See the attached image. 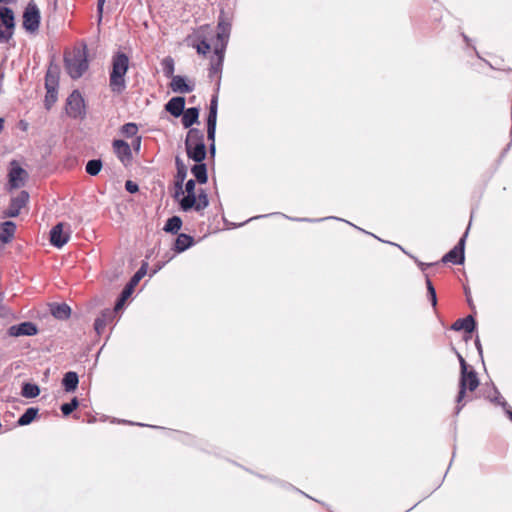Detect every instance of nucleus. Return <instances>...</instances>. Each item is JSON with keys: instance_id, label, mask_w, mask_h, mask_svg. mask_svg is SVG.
<instances>
[{"instance_id": "1", "label": "nucleus", "mask_w": 512, "mask_h": 512, "mask_svg": "<svg viewBox=\"0 0 512 512\" xmlns=\"http://www.w3.org/2000/svg\"><path fill=\"white\" fill-rule=\"evenodd\" d=\"M129 65L130 59L126 53L119 50L112 55L109 87L113 94L120 95L126 90L125 76L129 70Z\"/></svg>"}, {"instance_id": "2", "label": "nucleus", "mask_w": 512, "mask_h": 512, "mask_svg": "<svg viewBox=\"0 0 512 512\" xmlns=\"http://www.w3.org/2000/svg\"><path fill=\"white\" fill-rule=\"evenodd\" d=\"M185 150L189 159L194 162L204 161L207 157V146L204 133L198 128H190L185 138Z\"/></svg>"}, {"instance_id": "3", "label": "nucleus", "mask_w": 512, "mask_h": 512, "mask_svg": "<svg viewBox=\"0 0 512 512\" xmlns=\"http://www.w3.org/2000/svg\"><path fill=\"white\" fill-rule=\"evenodd\" d=\"M478 385L479 378L474 369H466V372H460L459 391L456 398L457 404L455 407V414H459L464 406V404L461 403L466 395V391H474L477 389Z\"/></svg>"}, {"instance_id": "4", "label": "nucleus", "mask_w": 512, "mask_h": 512, "mask_svg": "<svg viewBox=\"0 0 512 512\" xmlns=\"http://www.w3.org/2000/svg\"><path fill=\"white\" fill-rule=\"evenodd\" d=\"M147 270H148V262L143 261L140 268L130 278L128 283L124 286L123 290L119 294V296L115 302V306H114L115 312H117L123 308L125 302L129 299V297L134 292V289L137 286V284L147 274Z\"/></svg>"}, {"instance_id": "5", "label": "nucleus", "mask_w": 512, "mask_h": 512, "mask_svg": "<svg viewBox=\"0 0 512 512\" xmlns=\"http://www.w3.org/2000/svg\"><path fill=\"white\" fill-rule=\"evenodd\" d=\"M64 65L68 75L72 79H78L83 76L88 69V60L85 52L78 51L72 56L64 57Z\"/></svg>"}, {"instance_id": "6", "label": "nucleus", "mask_w": 512, "mask_h": 512, "mask_svg": "<svg viewBox=\"0 0 512 512\" xmlns=\"http://www.w3.org/2000/svg\"><path fill=\"white\" fill-rule=\"evenodd\" d=\"M15 15L7 6H0V43H8L14 34Z\"/></svg>"}, {"instance_id": "7", "label": "nucleus", "mask_w": 512, "mask_h": 512, "mask_svg": "<svg viewBox=\"0 0 512 512\" xmlns=\"http://www.w3.org/2000/svg\"><path fill=\"white\" fill-rule=\"evenodd\" d=\"M66 113L73 119H83L86 116L84 98L78 90H73L67 97Z\"/></svg>"}, {"instance_id": "8", "label": "nucleus", "mask_w": 512, "mask_h": 512, "mask_svg": "<svg viewBox=\"0 0 512 512\" xmlns=\"http://www.w3.org/2000/svg\"><path fill=\"white\" fill-rule=\"evenodd\" d=\"M470 225H471V223H469L468 227L466 228V231L464 232L462 237L459 239L458 243L442 257L441 261L443 263H452L454 265H461L464 263V261H465V245H466V239L468 237Z\"/></svg>"}, {"instance_id": "9", "label": "nucleus", "mask_w": 512, "mask_h": 512, "mask_svg": "<svg viewBox=\"0 0 512 512\" xmlns=\"http://www.w3.org/2000/svg\"><path fill=\"white\" fill-rule=\"evenodd\" d=\"M41 23V14L37 5L31 0L23 12V28L29 33L38 31Z\"/></svg>"}, {"instance_id": "10", "label": "nucleus", "mask_w": 512, "mask_h": 512, "mask_svg": "<svg viewBox=\"0 0 512 512\" xmlns=\"http://www.w3.org/2000/svg\"><path fill=\"white\" fill-rule=\"evenodd\" d=\"M230 31L231 23L228 18L224 17V12L222 10L217 25V42L214 47L219 52H225L229 41Z\"/></svg>"}, {"instance_id": "11", "label": "nucleus", "mask_w": 512, "mask_h": 512, "mask_svg": "<svg viewBox=\"0 0 512 512\" xmlns=\"http://www.w3.org/2000/svg\"><path fill=\"white\" fill-rule=\"evenodd\" d=\"M29 201V193L22 190L16 197L11 198L10 204L4 215L8 218H15L20 214L22 208H24Z\"/></svg>"}, {"instance_id": "12", "label": "nucleus", "mask_w": 512, "mask_h": 512, "mask_svg": "<svg viewBox=\"0 0 512 512\" xmlns=\"http://www.w3.org/2000/svg\"><path fill=\"white\" fill-rule=\"evenodd\" d=\"M9 185L11 189H17L24 185V181L28 176L25 169H23L17 161H11V168L9 171Z\"/></svg>"}, {"instance_id": "13", "label": "nucleus", "mask_w": 512, "mask_h": 512, "mask_svg": "<svg viewBox=\"0 0 512 512\" xmlns=\"http://www.w3.org/2000/svg\"><path fill=\"white\" fill-rule=\"evenodd\" d=\"M477 328V322L472 315H468L464 318L457 319L452 325L451 329L454 331L463 330L465 332L464 340L468 341L472 337V333Z\"/></svg>"}, {"instance_id": "14", "label": "nucleus", "mask_w": 512, "mask_h": 512, "mask_svg": "<svg viewBox=\"0 0 512 512\" xmlns=\"http://www.w3.org/2000/svg\"><path fill=\"white\" fill-rule=\"evenodd\" d=\"M37 333V325L30 321L21 322L8 328V335L12 337L34 336Z\"/></svg>"}, {"instance_id": "15", "label": "nucleus", "mask_w": 512, "mask_h": 512, "mask_svg": "<svg viewBox=\"0 0 512 512\" xmlns=\"http://www.w3.org/2000/svg\"><path fill=\"white\" fill-rule=\"evenodd\" d=\"M64 224L57 223L50 230V243L56 248H62L70 239V234L63 231Z\"/></svg>"}, {"instance_id": "16", "label": "nucleus", "mask_w": 512, "mask_h": 512, "mask_svg": "<svg viewBox=\"0 0 512 512\" xmlns=\"http://www.w3.org/2000/svg\"><path fill=\"white\" fill-rule=\"evenodd\" d=\"M114 153L116 154L117 158L123 163L127 164L130 163L133 156L130 145L122 140V139H115L112 143Z\"/></svg>"}, {"instance_id": "17", "label": "nucleus", "mask_w": 512, "mask_h": 512, "mask_svg": "<svg viewBox=\"0 0 512 512\" xmlns=\"http://www.w3.org/2000/svg\"><path fill=\"white\" fill-rule=\"evenodd\" d=\"M170 88L174 93H190L194 90L195 84L188 82L185 76L176 75L171 79Z\"/></svg>"}, {"instance_id": "18", "label": "nucleus", "mask_w": 512, "mask_h": 512, "mask_svg": "<svg viewBox=\"0 0 512 512\" xmlns=\"http://www.w3.org/2000/svg\"><path fill=\"white\" fill-rule=\"evenodd\" d=\"M186 100L183 96L172 97L164 106L165 110L173 117H180L185 109Z\"/></svg>"}, {"instance_id": "19", "label": "nucleus", "mask_w": 512, "mask_h": 512, "mask_svg": "<svg viewBox=\"0 0 512 512\" xmlns=\"http://www.w3.org/2000/svg\"><path fill=\"white\" fill-rule=\"evenodd\" d=\"M194 244V237L185 233H180L175 239L173 250L176 253H182L192 247Z\"/></svg>"}, {"instance_id": "20", "label": "nucleus", "mask_w": 512, "mask_h": 512, "mask_svg": "<svg viewBox=\"0 0 512 512\" xmlns=\"http://www.w3.org/2000/svg\"><path fill=\"white\" fill-rule=\"evenodd\" d=\"M17 226L13 221H4L0 223V240L6 244L12 241L16 232Z\"/></svg>"}, {"instance_id": "21", "label": "nucleus", "mask_w": 512, "mask_h": 512, "mask_svg": "<svg viewBox=\"0 0 512 512\" xmlns=\"http://www.w3.org/2000/svg\"><path fill=\"white\" fill-rule=\"evenodd\" d=\"M51 315L58 320H67L71 316V308L67 303H52L50 305Z\"/></svg>"}, {"instance_id": "22", "label": "nucleus", "mask_w": 512, "mask_h": 512, "mask_svg": "<svg viewBox=\"0 0 512 512\" xmlns=\"http://www.w3.org/2000/svg\"><path fill=\"white\" fill-rule=\"evenodd\" d=\"M199 108L198 107H190L184 109L181 119L182 125L184 128H193L192 126L199 122Z\"/></svg>"}, {"instance_id": "23", "label": "nucleus", "mask_w": 512, "mask_h": 512, "mask_svg": "<svg viewBox=\"0 0 512 512\" xmlns=\"http://www.w3.org/2000/svg\"><path fill=\"white\" fill-rule=\"evenodd\" d=\"M191 167V173L195 177V181L199 184H206L208 182V170H207V164L204 161L201 162H195Z\"/></svg>"}, {"instance_id": "24", "label": "nucleus", "mask_w": 512, "mask_h": 512, "mask_svg": "<svg viewBox=\"0 0 512 512\" xmlns=\"http://www.w3.org/2000/svg\"><path fill=\"white\" fill-rule=\"evenodd\" d=\"M216 58L211 60L208 77L212 80L216 75L221 74L224 62L225 52H219L214 48Z\"/></svg>"}, {"instance_id": "25", "label": "nucleus", "mask_w": 512, "mask_h": 512, "mask_svg": "<svg viewBox=\"0 0 512 512\" xmlns=\"http://www.w3.org/2000/svg\"><path fill=\"white\" fill-rule=\"evenodd\" d=\"M79 384V376L74 371H68L62 378V386L68 393L74 392Z\"/></svg>"}, {"instance_id": "26", "label": "nucleus", "mask_w": 512, "mask_h": 512, "mask_svg": "<svg viewBox=\"0 0 512 512\" xmlns=\"http://www.w3.org/2000/svg\"><path fill=\"white\" fill-rule=\"evenodd\" d=\"M59 86V71L58 68L55 66L54 68L52 65L48 68L46 75H45V88L46 89H58Z\"/></svg>"}, {"instance_id": "27", "label": "nucleus", "mask_w": 512, "mask_h": 512, "mask_svg": "<svg viewBox=\"0 0 512 512\" xmlns=\"http://www.w3.org/2000/svg\"><path fill=\"white\" fill-rule=\"evenodd\" d=\"M178 201L182 211L188 212L192 209L195 210L197 203V194L192 192L186 193V195H183Z\"/></svg>"}, {"instance_id": "28", "label": "nucleus", "mask_w": 512, "mask_h": 512, "mask_svg": "<svg viewBox=\"0 0 512 512\" xmlns=\"http://www.w3.org/2000/svg\"><path fill=\"white\" fill-rule=\"evenodd\" d=\"M113 312L110 309H105L94 321V330L98 335L102 333L106 324L112 318Z\"/></svg>"}, {"instance_id": "29", "label": "nucleus", "mask_w": 512, "mask_h": 512, "mask_svg": "<svg viewBox=\"0 0 512 512\" xmlns=\"http://www.w3.org/2000/svg\"><path fill=\"white\" fill-rule=\"evenodd\" d=\"M39 409L37 407H29L25 412L18 418V426H27L31 424L37 417Z\"/></svg>"}, {"instance_id": "30", "label": "nucleus", "mask_w": 512, "mask_h": 512, "mask_svg": "<svg viewBox=\"0 0 512 512\" xmlns=\"http://www.w3.org/2000/svg\"><path fill=\"white\" fill-rule=\"evenodd\" d=\"M182 219L179 216H172L166 221L163 230L166 233L177 234L182 227Z\"/></svg>"}, {"instance_id": "31", "label": "nucleus", "mask_w": 512, "mask_h": 512, "mask_svg": "<svg viewBox=\"0 0 512 512\" xmlns=\"http://www.w3.org/2000/svg\"><path fill=\"white\" fill-rule=\"evenodd\" d=\"M40 394V387L35 383L24 382L21 387V395L25 398H36Z\"/></svg>"}, {"instance_id": "32", "label": "nucleus", "mask_w": 512, "mask_h": 512, "mask_svg": "<svg viewBox=\"0 0 512 512\" xmlns=\"http://www.w3.org/2000/svg\"><path fill=\"white\" fill-rule=\"evenodd\" d=\"M290 220H293V221H298V222H321V221H324V220H328V219H334V220H338V221H344L346 223H348L349 225L353 226L354 228L366 233L365 230H363L362 228L360 227H357L356 225L350 223L349 221H346L344 219H341V218H338V217H334V216H330V217H324V218H318V219H312V218H289ZM367 234L369 235H372L373 237L376 238V236L372 233H369L367 232ZM378 240L382 241L380 238L377 237Z\"/></svg>"}, {"instance_id": "33", "label": "nucleus", "mask_w": 512, "mask_h": 512, "mask_svg": "<svg viewBox=\"0 0 512 512\" xmlns=\"http://www.w3.org/2000/svg\"><path fill=\"white\" fill-rule=\"evenodd\" d=\"M161 67H162L163 74L166 78L172 79L173 77L176 76V75H174L175 62L171 56H166L165 58H163V60L161 61Z\"/></svg>"}, {"instance_id": "34", "label": "nucleus", "mask_w": 512, "mask_h": 512, "mask_svg": "<svg viewBox=\"0 0 512 512\" xmlns=\"http://www.w3.org/2000/svg\"><path fill=\"white\" fill-rule=\"evenodd\" d=\"M175 166H176V175H175V181H181L184 182L187 177V166L183 162V160L176 156L175 158Z\"/></svg>"}, {"instance_id": "35", "label": "nucleus", "mask_w": 512, "mask_h": 512, "mask_svg": "<svg viewBox=\"0 0 512 512\" xmlns=\"http://www.w3.org/2000/svg\"><path fill=\"white\" fill-rule=\"evenodd\" d=\"M103 167L101 159H91L86 163L85 171L90 176H97Z\"/></svg>"}, {"instance_id": "36", "label": "nucleus", "mask_w": 512, "mask_h": 512, "mask_svg": "<svg viewBox=\"0 0 512 512\" xmlns=\"http://www.w3.org/2000/svg\"><path fill=\"white\" fill-rule=\"evenodd\" d=\"M492 391H493V395H488L487 398L490 400V402L496 404V405H499L503 408V410L505 408H507V406L509 405L507 403V401L502 397L501 393L499 392V390L497 389V387L495 385L492 386Z\"/></svg>"}, {"instance_id": "37", "label": "nucleus", "mask_w": 512, "mask_h": 512, "mask_svg": "<svg viewBox=\"0 0 512 512\" xmlns=\"http://www.w3.org/2000/svg\"><path fill=\"white\" fill-rule=\"evenodd\" d=\"M79 406V400L77 397H73L70 402L63 403L60 407V410L63 416H69L74 410H76Z\"/></svg>"}, {"instance_id": "38", "label": "nucleus", "mask_w": 512, "mask_h": 512, "mask_svg": "<svg viewBox=\"0 0 512 512\" xmlns=\"http://www.w3.org/2000/svg\"><path fill=\"white\" fill-rule=\"evenodd\" d=\"M209 206V198L204 189H199L197 194V203L195 211L204 210Z\"/></svg>"}, {"instance_id": "39", "label": "nucleus", "mask_w": 512, "mask_h": 512, "mask_svg": "<svg viewBox=\"0 0 512 512\" xmlns=\"http://www.w3.org/2000/svg\"><path fill=\"white\" fill-rule=\"evenodd\" d=\"M426 288L428 300L431 302L433 308H435L437 305L436 289L431 280L429 279L428 275H426Z\"/></svg>"}, {"instance_id": "40", "label": "nucleus", "mask_w": 512, "mask_h": 512, "mask_svg": "<svg viewBox=\"0 0 512 512\" xmlns=\"http://www.w3.org/2000/svg\"><path fill=\"white\" fill-rule=\"evenodd\" d=\"M57 97L58 89H46L44 105L47 110H49L55 104Z\"/></svg>"}, {"instance_id": "41", "label": "nucleus", "mask_w": 512, "mask_h": 512, "mask_svg": "<svg viewBox=\"0 0 512 512\" xmlns=\"http://www.w3.org/2000/svg\"><path fill=\"white\" fill-rule=\"evenodd\" d=\"M137 132L138 126L133 122L126 123L121 127V133L127 138L134 137L137 134Z\"/></svg>"}, {"instance_id": "42", "label": "nucleus", "mask_w": 512, "mask_h": 512, "mask_svg": "<svg viewBox=\"0 0 512 512\" xmlns=\"http://www.w3.org/2000/svg\"><path fill=\"white\" fill-rule=\"evenodd\" d=\"M220 83H221V77L218 76V79L216 82V86H217L216 92H218V90L220 88ZM209 111L210 112H218V95H217V93H215L210 100Z\"/></svg>"}, {"instance_id": "43", "label": "nucleus", "mask_w": 512, "mask_h": 512, "mask_svg": "<svg viewBox=\"0 0 512 512\" xmlns=\"http://www.w3.org/2000/svg\"><path fill=\"white\" fill-rule=\"evenodd\" d=\"M196 49H197V52L199 54H206L207 52L210 51L211 49V45L210 43L205 39L203 38L202 40L199 41V43L196 45Z\"/></svg>"}, {"instance_id": "44", "label": "nucleus", "mask_w": 512, "mask_h": 512, "mask_svg": "<svg viewBox=\"0 0 512 512\" xmlns=\"http://www.w3.org/2000/svg\"><path fill=\"white\" fill-rule=\"evenodd\" d=\"M184 182L181 181H175V193L174 198L179 200L180 197L184 195V189H183Z\"/></svg>"}, {"instance_id": "45", "label": "nucleus", "mask_w": 512, "mask_h": 512, "mask_svg": "<svg viewBox=\"0 0 512 512\" xmlns=\"http://www.w3.org/2000/svg\"><path fill=\"white\" fill-rule=\"evenodd\" d=\"M125 189L127 192L134 194L139 191V186L136 182H133L131 180H127L125 183Z\"/></svg>"}, {"instance_id": "46", "label": "nucleus", "mask_w": 512, "mask_h": 512, "mask_svg": "<svg viewBox=\"0 0 512 512\" xmlns=\"http://www.w3.org/2000/svg\"><path fill=\"white\" fill-rule=\"evenodd\" d=\"M217 126V112H208L207 116V127Z\"/></svg>"}, {"instance_id": "47", "label": "nucleus", "mask_w": 512, "mask_h": 512, "mask_svg": "<svg viewBox=\"0 0 512 512\" xmlns=\"http://www.w3.org/2000/svg\"><path fill=\"white\" fill-rule=\"evenodd\" d=\"M216 139V127H207V140L214 143Z\"/></svg>"}, {"instance_id": "48", "label": "nucleus", "mask_w": 512, "mask_h": 512, "mask_svg": "<svg viewBox=\"0 0 512 512\" xmlns=\"http://www.w3.org/2000/svg\"><path fill=\"white\" fill-rule=\"evenodd\" d=\"M196 182H197V181H195L194 179H189V180L185 183V192H186V193H189V192L196 193V192H195Z\"/></svg>"}, {"instance_id": "49", "label": "nucleus", "mask_w": 512, "mask_h": 512, "mask_svg": "<svg viewBox=\"0 0 512 512\" xmlns=\"http://www.w3.org/2000/svg\"><path fill=\"white\" fill-rule=\"evenodd\" d=\"M456 355L460 364V372H466V369H468V364L466 363L463 356L456 351Z\"/></svg>"}, {"instance_id": "50", "label": "nucleus", "mask_w": 512, "mask_h": 512, "mask_svg": "<svg viewBox=\"0 0 512 512\" xmlns=\"http://www.w3.org/2000/svg\"><path fill=\"white\" fill-rule=\"evenodd\" d=\"M207 154L210 155L211 158H215L216 155V144L215 142L209 143L207 147Z\"/></svg>"}, {"instance_id": "51", "label": "nucleus", "mask_w": 512, "mask_h": 512, "mask_svg": "<svg viewBox=\"0 0 512 512\" xmlns=\"http://www.w3.org/2000/svg\"><path fill=\"white\" fill-rule=\"evenodd\" d=\"M165 265V262H158L154 265V268L151 270L150 272V277H152L153 275H155L158 271H160Z\"/></svg>"}, {"instance_id": "52", "label": "nucleus", "mask_w": 512, "mask_h": 512, "mask_svg": "<svg viewBox=\"0 0 512 512\" xmlns=\"http://www.w3.org/2000/svg\"><path fill=\"white\" fill-rule=\"evenodd\" d=\"M106 0H97V12L99 14V20L102 18L103 13V6L105 4Z\"/></svg>"}, {"instance_id": "53", "label": "nucleus", "mask_w": 512, "mask_h": 512, "mask_svg": "<svg viewBox=\"0 0 512 512\" xmlns=\"http://www.w3.org/2000/svg\"><path fill=\"white\" fill-rule=\"evenodd\" d=\"M464 291H465L466 300H467V303H468L469 307L474 309V305H473V301H472V298H471V295H470L469 288L465 287Z\"/></svg>"}, {"instance_id": "54", "label": "nucleus", "mask_w": 512, "mask_h": 512, "mask_svg": "<svg viewBox=\"0 0 512 512\" xmlns=\"http://www.w3.org/2000/svg\"><path fill=\"white\" fill-rule=\"evenodd\" d=\"M132 146L135 151H139L141 147V136H136L132 142Z\"/></svg>"}, {"instance_id": "55", "label": "nucleus", "mask_w": 512, "mask_h": 512, "mask_svg": "<svg viewBox=\"0 0 512 512\" xmlns=\"http://www.w3.org/2000/svg\"><path fill=\"white\" fill-rule=\"evenodd\" d=\"M272 214H266V215H259V216H255V217H252L250 219H248L247 221L243 222V223H240V224H232V227L233 228H236V227H240V226H243L245 223L249 222V221H252L254 219H258V218H263V217H268V216H271Z\"/></svg>"}, {"instance_id": "56", "label": "nucleus", "mask_w": 512, "mask_h": 512, "mask_svg": "<svg viewBox=\"0 0 512 512\" xmlns=\"http://www.w3.org/2000/svg\"><path fill=\"white\" fill-rule=\"evenodd\" d=\"M475 347H476L480 357H482L483 349H482V345H481V342H480V339L478 336H476V339H475Z\"/></svg>"}, {"instance_id": "57", "label": "nucleus", "mask_w": 512, "mask_h": 512, "mask_svg": "<svg viewBox=\"0 0 512 512\" xmlns=\"http://www.w3.org/2000/svg\"><path fill=\"white\" fill-rule=\"evenodd\" d=\"M416 262L422 271H424L427 267L434 265L433 263H423V262H420L417 260H416Z\"/></svg>"}, {"instance_id": "58", "label": "nucleus", "mask_w": 512, "mask_h": 512, "mask_svg": "<svg viewBox=\"0 0 512 512\" xmlns=\"http://www.w3.org/2000/svg\"><path fill=\"white\" fill-rule=\"evenodd\" d=\"M113 422H116V420H114ZM118 423H129L131 425H138V426H146L145 424L143 423H134V422H129V421H126V420H117Z\"/></svg>"}, {"instance_id": "59", "label": "nucleus", "mask_w": 512, "mask_h": 512, "mask_svg": "<svg viewBox=\"0 0 512 512\" xmlns=\"http://www.w3.org/2000/svg\"><path fill=\"white\" fill-rule=\"evenodd\" d=\"M505 414L508 416V418L512 421V409L508 405L507 408L504 409Z\"/></svg>"}, {"instance_id": "60", "label": "nucleus", "mask_w": 512, "mask_h": 512, "mask_svg": "<svg viewBox=\"0 0 512 512\" xmlns=\"http://www.w3.org/2000/svg\"><path fill=\"white\" fill-rule=\"evenodd\" d=\"M385 243H389L391 245H394V246H397L399 249H401L405 254H408L404 248L401 247V245H398L396 243H392V242H387V241H384Z\"/></svg>"}, {"instance_id": "61", "label": "nucleus", "mask_w": 512, "mask_h": 512, "mask_svg": "<svg viewBox=\"0 0 512 512\" xmlns=\"http://www.w3.org/2000/svg\"><path fill=\"white\" fill-rule=\"evenodd\" d=\"M4 122H5L4 118L0 117V133L4 129Z\"/></svg>"}, {"instance_id": "62", "label": "nucleus", "mask_w": 512, "mask_h": 512, "mask_svg": "<svg viewBox=\"0 0 512 512\" xmlns=\"http://www.w3.org/2000/svg\"><path fill=\"white\" fill-rule=\"evenodd\" d=\"M3 300H4V292L0 289V308L2 307Z\"/></svg>"}, {"instance_id": "63", "label": "nucleus", "mask_w": 512, "mask_h": 512, "mask_svg": "<svg viewBox=\"0 0 512 512\" xmlns=\"http://www.w3.org/2000/svg\"><path fill=\"white\" fill-rule=\"evenodd\" d=\"M463 36V39L468 43L470 41V39L465 35V34H462Z\"/></svg>"}, {"instance_id": "64", "label": "nucleus", "mask_w": 512, "mask_h": 512, "mask_svg": "<svg viewBox=\"0 0 512 512\" xmlns=\"http://www.w3.org/2000/svg\"><path fill=\"white\" fill-rule=\"evenodd\" d=\"M20 124H21V127H24V129L26 128L27 126V123H23V121H20Z\"/></svg>"}]
</instances>
